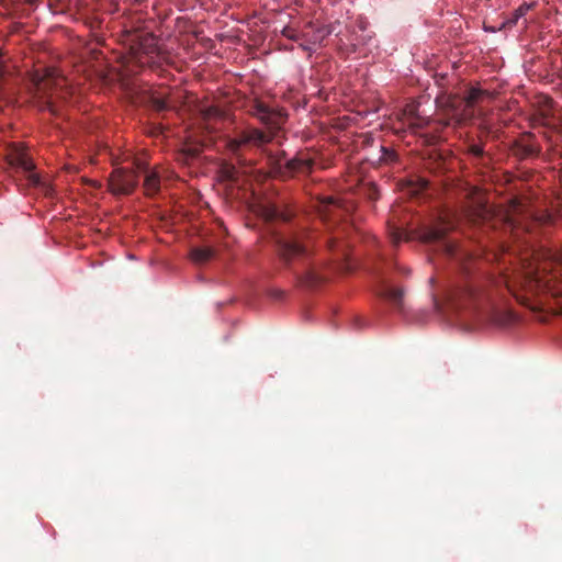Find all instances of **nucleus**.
Masks as SVG:
<instances>
[{
  "mask_svg": "<svg viewBox=\"0 0 562 562\" xmlns=\"http://www.w3.org/2000/svg\"><path fill=\"white\" fill-rule=\"evenodd\" d=\"M276 247L280 259L301 284L315 288L326 280L319 265L312 260L314 239L307 231H290L277 236Z\"/></svg>",
  "mask_w": 562,
  "mask_h": 562,
  "instance_id": "nucleus-1",
  "label": "nucleus"
},
{
  "mask_svg": "<svg viewBox=\"0 0 562 562\" xmlns=\"http://www.w3.org/2000/svg\"><path fill=\"white\" fill-rule=\"evenodd\" d=\"M272 138V132H265L255 127L239 131L234 137H229L226 140V148L236 158V164L222 162L218 170L221 179L236 186H241L251 177L256 178V180L265 179L267 173L256 171L255 175L252 165L241 153L245 148L261 147L270 143Z\"/></svg>",
  "mask_w": 562,
  "mask_h": 562,
  "instance_id": "nucleus-2",
  "label": "nucleus"
},
{
  "mask_svg": "<svg viewBox=\"0 0 562 562\" xmlns=\"http://www.w3.org/2000/svg\"><path fill=\"white\" fill-rule=\"evenodd\" d=\"M454 227V222L446 215L436 226L425 228L420 234V239L425 243H440L443 254L452 259L464 273H469L470 266L475 262L473 255L459 244L446 239L448 232Z\"/></svg>",
  "mask_w": 562,
  "mask_h": 562,
  "instance_id": "nucleus-3",
  "label": "nucleus"
},
{
  "mask_svg": "<svg viewBox=\"0 0 562 562\" xmlns=\"http://www.w3.org/2000/svg\"><path fill=\"white\" fill-rule=\"evenodd\" d=\"M551 221L552 216L550 213H535L518 199L512 200L506 213V222L513 228H521L526 232L530 231L533 224H549Z\"/></svg>",
  "mask_w": 562,
  "mask_h": 562,
  "instance_id": "nucleus-4",
  "label": "nucleus"
},
{
  "mask_svg": "<svg viewBox=\"0 0 562 562\" xmlns=\"http://www.w3.org/2000/svg\"><path fill=\"white\" fill-rule=\"evenodd\" d=\"M494 93L488 90L480 88L469 89L467 95L463 98L450 95L447 105L452 119L457 121L464 120L473 114V109L485 100L493 99Z\"/></svg>",
  "mask_w": 562,
  "mask_h": 562,
  "instance_id": "nucleus-5",
  "label": "nucleus"
},
{
  "mask_svg": "<svg viewBox=\"0 0 562 562\" xmlns=\"http://www.w3.org/2000/svg\"><path fill=\"white\" fill-rule=\"evenodd\" d=\"M285 153L269 155L271 172L280 177H293L296 173H310L313 170L314 159L307 154L300 153L283 164Z\"/></svg>",
  "mask_w": 562,
  "mask_h": 562,
  "instance_id": "nucleus-6",
  "label": "nucleus"
},
{
  "mask_svg": "<svg viewBox=\"0 0 562 562\" xmlns=\"http://www.w3.org/2000/svg\"><path fill=\"white\" fill-rule=\"evenodd\" d=\"M8 164L18 171L23 172L32 186H40V175L35 172V165L27 151L19 146H12L7 154Z\"/></svg>",
  "mask_w": 562,
  "mask_h": 562,
  "instance_id": "nucleus-7",
  "label": "nucleus"
},
{
  "mask_svg": "<svg viewBox=\"0 0 562 562\" xmlns=\"http://www.w3.org/2000/svg\"><path fill=\"white\" fill-rule=\"evenodd\" d=\"M138 184V175L133 169L116 168L109 177V188L114 195H128Z\"/></svg>",
  "mask_w": 562,
  "mask_h": 562,
  "instance_id": "nucleus-8",
  "label": "nucleus"
},
{
  "mask_svg": "<svg viewBox=\"0 0 562 562\" xmlns=\"http://www.w3.org/2000/svg\"><path fill=\"white\" fill-rule=\"evenodd\" d=\"M334 32L333 25H321L314 22H310L302 29L303 42L300 46L308 52H314L316 45H321L322 42Z\"/></svg>",
  "mask_w": 562,
  "mask_h": 562,
  "instance_id": "nucleus-9",
  "label": "nucleus"
},
{
  "mask_svg": "<svg viewBox=\"0 0 562 562\" xmlns=\"http://www.w3.org/2000/svg\"><path fill=\"white\" fill-rule=\"evenodd\" d=\"M132 58L145 65L149 63V59L157 53V45L155 37L147 35L138 40L137 43L131 46Z\"/></svg>",
  "mask_w": 562,
  "mask_h": 562,
  "instance_id": "nucleus-10",
  "label": "nucleus"
},
{
  "mask_svg": "<svg viewBox=\"0 0 562 562\" xmlns=\"http://www.w3.org/2000/svg\"><path fill=\"white\" fill-rule=\"evenodd\" d=\"M378 295L387 302L395 311L404 312V291L401 288H395L387 281L383 280L378 290Z\"/></svg>",
  "mask_w": 562,
  "mask_h": 562,
  "instance_id": "nucleus-11",
  "label": "nucleus"
},
{
  "mask_svg": "<svg viewBox=\"0 0 562 562\" xmlns=\"http://www.w3.org/2000/svg\"><path fill=\"white\" fill-rule=\"evenodd\" d=\"M252 113L270 127H277L283 122V113L281 111L271 109L262 102L256 103Z\"/></svg>",
  "mask_w": 562,
  "mask_h": 562,
  "instance_id": "nucleus-12",
  "label": "nucleus"
},
{
  "mask_svg": "<svg viewBox=\"0 0 562 562\" xmlns=\"http://www.w3.org/2000/svg\"><path fill=\"white\" fill-rule=\"evenodd\" d=\"M138 169L146 173L143 184L146 195L151 196L158 193L160 190L159 173L155 170H147L146 168L140 167V165H138Z\"/></svg>",
  "mask_w": 562,
  "mask_h": 562,
  "instance_id": "nucleus-13",
  "label": "nucleus"
},
{
  "mask_svg": "<svg viewBox=\"0 0 562 562\" xmlns=\"http://www.w3.org/2000/svg\"><path fill=\"white\" fill-rule=\"evenodd\" d=\"M492 215V211L486 203L477 201L475 205L468 211V216L472 222L487 221Z\"/></svg>",
  "mask_w": 562,
  "mask_h": 562,
  "instance_id": "nucleus-14",
  "label": "nucleus"
},
{
  "mask_svg": "<svg viewBox=\"0 0 562 562\" xmlns=\"http://www.w3.org/2000/svg\"><path fill=\"white\" fill-rule=\"evenodd\" d=\"M202 151L200 145H186L178 154L177 160L183 165H190Z\"/></svg>",
  "mask_w": 562,
  "mask_h": 562,
  "instance_id": "nucleus-15",
  "label": "nucleus"
},
{
  "mask_svg": "<svg viewBox=\"0 0 562 562\" xmlns=\"http://www.w3.org/2000/svg\"><path fill=\"white\" fill-rule=\"evenodd\" d=\"M200 115L202 121L206 124L205 127L210 131H213L215 127L211 126V122L213 120L220 119L223 115V112L215 105H205L200 109Z\"/></svg>",
  "mask_w": 562,
  "mask_h": 562,
  "instance_id": "nucleus-16",
  "label": "nucleus"
},
{
  "mask_svg": "<svg viewBox=\"0 0 562 562\" xmlns=\"http://www.w3.org/2000/svg\"><path fill=\"white\" fill-rule=\"evenodd\" d=\"M64 81L65 79L63 76L56 75L54 70H49L47 76L38 82V91L46 93L48 90H53V86L57 88Z\"/></svg>",
  "mask_w": 562,
  "mask_h": 562,
  "instance_id": "nucleus-17",
  "label": "nucleus"
},
{
  "mask_svg": "<svg viewBox=\"0 0 562 562\" xmlns=\"http://www.w3.org/2000/svg\"><path fill=\"white\" fill-rule=\"evenodd\" d=\"M191 259L195 263H205L214 257V250L210 247H196L190 252Z\"/></svg>",
  "mask_w": 562,
  "mask_h": 562,
  "instance_id": "nucleus-18",
  "label": "nucleus"
},
{
  "mask_svg": "<svg viewBox=\"0 0 562 562\" xmlns=\"http://www.w3.org/2000/svg\"><path fill=\"white\" fill-rule=\"evenodd\" d=\"M147 102L157 112H165L170 108L167 99L156 93H150Z\"/></svg>",
  "mask_w": 562,
  "mask_h": 562,
  "instance_id": "nucleus-19",
  "label": "nucleus"
},
{
  "mask_svg": "<svg viewBox=\"0 0 562 562\" xmlns=\"http://www.w3.org/2000/svg\"><path fill=\"white\" fill-rule=\"evenodd\" d=\"M389 235L392 243L396 245L406 237V232L402 227L389 222Z\"/></svg>",
  "mask_w": 562,
  "mask_h": 562,
  "instance_id": "nucleus-20",
  "label": "nucleus"
},
{
  "mask_svg": "<svg viewBox=\"0 0 562 562\" xmlns=\"http://www.w3.org/2000/svg\"><path fill=\"white\" fill-rule=\"evenodd\" d=\"M538 149L533 145L517 144L515 147V154L520 158L530 157L537 155Z\"/></svg>",
  "mask_w": 562,
  "mask_h": 562,
  "instance_id": "nucleus-21",
  "label": "nucleus"
},
{
  "mask_svg": "<svg viewBox=\"0 0 562 562\" xmlns=\"http://www.w3.org/2000/svg\"><path fill=\"white\" fill-rule=\"evenodd\" d=\"M532 7V4L524 3L518 9L515 10L513 16L506 22L508 26H512L518 22L520 18H522Z\"/></svg>",
  "mask_w": 562,
  "mask_h": 562,
  "instance_id": "nucleus-22",
  "label": "nucleus"
},
{
  "mask_svg": "<svg viewBox=\"0 0 562 562\" xmlns=\"http://www.w3.org/2000/svg\"><path fill=\"white\" fill-rule=\"evenodd\" d=\"M268 217L270 220H282L286 222L291 218V215L289 213L280 211L278 207H272L271 210L268 211Z\"/></svg>",
  "mask_w": 562,
  "mask_h": 562,
  "instance_id": "nucleus-23",
  "label": "nucleus"
},
{
  "mask_svg": "<svg viewBox=\"0 0 562 562\" xmlns=\"http://www.w3.org/2000/svg\"><path fill=\"white\" fill-rule=\"evenodd\" d=\"M282 33L284 36H286L288 38H290L292 41L300 42V43L303 42L302 31H296L292 27H285Z\"/></svg>",
  "mask_w": 562,
  "mask_h": 562,
  "instance_id": "nucleus-24",
  "label": "nucleus"
},
{
  "mask_svg": "<svg viewBox=\"0 0 562 562\" xmlns=\"http://www.w3.org/2000/svg\"><path fill=\"white\" fill-rule=\"evenodd\" d=\"M473 295H474V289L471 285H467L462 289L456 290V292H453L451 294V300H457L458 297H461V296H473Z\"/></svg>",
  "mask_w": 562,
  "mask_h": 562,
  "instance_id": "nucleus-25",
  "label": "nucleus"
},
{
  "mask_svg": "<svg viewBox=\"0 0 562 562\" xmlns=\"http://www.w3.org/2000/svg\"><path fill=\"white\" fill-rule=\"evenodd\" d=\"M469 151L476 158H482L484 156L483 147L477 144L471 145L469 147Z\"/></svg>",
  "mask_w": 562,
  "mask_h": 562,
  "instance_id": "nucleus-26",
  "label": "nucleus"
},
{
  "mask_svg": "<svg viewBox=\"0 0 562 562\" xmlns=\"http://www.w3.org/2000/svg\"><path fill=\"white\" fill-rule=\"evenodd\" d=\"M367 195L370 200H378L379 199V190L376 186L370 184L367 189Z\"/></svg>",
  "mask_w": 562,
  "mask_h": 562,
  "instance_id": "nucleus-27",
  "label": "nucleus"
},
{
  "mask_svg": "<svg viewBox=\"0 0 562 562\" xmlns=\"http://www.w3.org/2000/svg\"><path fill=\"white\" fill-rule=\"evenodd\" d=\"M382 150H383L382 159L384 161L389 162V161L395 160L396 154L393 150L384 148V147H382Z\"/></svg>",
  "mask_w": 562,
  "mask_h": 562,
  "instance_id": "nucleus-28",
  "label": "nucleus"
},
{
  "mask_svg": "<svg viewBox=\"0 0 562 562\" xmlns=\"http://www.w3.org/2000/svg\"><path fill=\"white\" fill-rule=\"evenodd\" d=\"M532 280L537 283V284H541L543 281L541 279V277L538 276V272L535 273V276L532 277Z\"/></svg>",
  "mask_w": 562,
  "mask_h": 562,
  "instance_id": "nucleus-29",
  "label": "nucleus"
},
{
  "mask_svg": "<svg viewBox=\"0 0 562 562\" xmlns=\"http://www.w3.org/2000/svg\"><path fill=\"white\" fill-rule=\"evenodd\" d=\"M38 0H24V2L29 5H35Z\"/></svg>",
  "mask_w": 562,
  "mask_h": 562,
  "instance_id": "nucleus-30",
  "label": "nucleus"
},
{
  "mask_svg": "<svg viewBox=\"0 0 562 562\" xmlns=\"http://www.w3.org/2000/svg\"><path fill=\"white\" fill-rule=\"evenodd\" d=\"M426 184H427V183H426V181H423V182H422V188H425V187H426Z\"/></svg>",
  "mask_w": 562,
  "mask_h": 562,
  "instance_id": "nucleus-31",
  "label": "nucleus"
}]
</instances>
